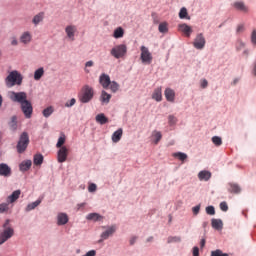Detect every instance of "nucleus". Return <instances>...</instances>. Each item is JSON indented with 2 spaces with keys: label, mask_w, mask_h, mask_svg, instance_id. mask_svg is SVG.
<instances>
[{
  "label": "nucleus",
  "mask_w": 256,
  "mask_h": 256,
  "mask_svg": "<svg viewBox=\"0 0 256 256\" xmlns=\"http://www.w3.org/2000/svg\"><path fill=\"white\" fill-rule=\"evenodd\" d=\"M2 227L4 230L0 233V245L7 243L15 235V230L11 227V220L7 219Z\"/></svg>",
  "instance_id": "obj_1"
},
{
  "label": "nucleus",
  "mask_w": 256,
  "mask_h": 256,
  "mask_svg": "<svg viewBox=\"0 0 256 256\" xmlns=\"http://www.w3.org/2000/svg\"><path fill=\"white\" fill-rule=\"evenodd\" d=\"M21 83H23V76L17 70L10 72L5 79V84L9 88L21 85Z\"/></svg>",
  "instance_id": "obj_2"
},
{
  "label": "nucleus",
  "mask_w": 256,
  "mask_h": 256,
  "mask_svg": "<svg viewBox=\"0 0 256 256\" xmlns=\"http://www.w3.org/2000/svg\"><path fill=\"white\" fill-rule=\"evenodd\" d=\"M110 55L114 57V59H123L127 55V45L119 44L114 46L110 50Z\"/></svg>",
  "instance_id": "obj_3"
},
{
  "label": "nucleus",
  "mask_w": 256,
  "mask_h": 256,
  "mask_svg": "<svg viewBox=\"0 0 256 256\" xmlns=\"http://www.w3.org/2000/svg\"><path fill=\"white\" fill-rule=\"evenodd\" d=\"M93 95H95L93 88L86 85L82 88L81 94L79 95V101H81V103H89V101L93 99Z\"/></svg>",
  "instance_id": "obj_4"
},
{
  "label": "nucleus",
  "mask_w": 256,
  "mask_h": 256,
  "mask_svg": "<svg viewBox=\"0 0 256 256\" xmlns=\"http://www.w3.org/2000/svg\"><path fill=\"white\" fill-rule=\"evenodd\" d=\"M27 147H29V134L27 132H23L20 135L19 141L16 146L17 152L25 153Z\"/></svg>",
  "instance_id": "obj_5"
},
{
  "label": "nucleus",
  "mask_w": 256,
  "mask_h": 256,
  "mask_svg": "<svg viewBox=\"0 0 256 256\" xmlns=\"http://www.w3.org/2000/svg\"><path fill=\"white\" fill-rule=\"evenodd\" d=\"M140 51H141L140 59H141L142 63L151 65V63L153 62V55L149 51V48H147L145 46H141Z\"/></svg>",
  "instance_id": "obj_6"
},
{
  "label": "nucleus",
  "mask_w": 256,
  "mask_h": 256,
  "mask_svg": "<svg viewBox=\"0 0 256 256\" xmlns=\"http://www.w3.org/2000/svg\"><path fill=\"white\" fill-rule=\"evenodd\" d=\"M10 99H11V101H14L15 103H20V105H23V103L27 102V93H25V92H10Z\"/></svg>",
  "instance_id": "obj_7"
},
{
  "label": "nucleus",
  "mask_w": 256,
  "mask_h": 256,
  "mask_svg": "<svg viewBox=\"0 0 256 256\" xmlns=\"http://www.w3.org/2000/svg\"><path fill=\"white\" fill-rule=\"evenodd\" d=\"M206 43L207 41L205 40V36H203V33H199L196 35V38L194 39L193 47H195V49L201 50L205 48Z\"/></svg>",
  "instance_id": "obj_8"
},
{
  "label": "nucleus",
  "mask_w": 256,
  "mask_h": 256,
  "mask_svg": "<svg viewBox=\"0 0 256 256\" xmlns=\"http://www.w3.org/2000/svg\"><path fill=\"white\" fill-rule=\"evenodd\" d=\"M21 110L26 119H31V115H33V105L29 102V100L21 104Z\"/></svg>",
  "instance_id": "obj_9"
},
{
  "label": "nucleus",
  "mask_w": 256,
  "mask_h": 256,
  "mask_svg": "<svg viewBox=\"0 0 256 256\" xmlns=\"http://www.w3.org/2000/svg\"><path fill=\"white\" fill-rule=\"evenodd\" d=\"M69 155V149L66 146H62L57 153L58 163H65Z\"/></svg>",
  "instance_id": "obj_10"
},
{
  "label": "nucleus",
  "mask_w": 256,
  "mask_h": 256,
  "mask_svg": "<svg viewBox=\"0 0 256 256\" xmlns=\"http://www.w3.org/2000/svg\"><path fill=\"white\" fill-rule=\"evenodd\" d=\"M99 83L103 87V89H109V85H111V77L103 73L99 77Z\"/></svg>",
  "instance_id": "obj_11"
},
{
  "label": "nucleus",
  "mask_w": 256,
  "mask_h": 256,
  "mask_svg": "<svg viewBox=\"0 0 256 256\" xmlns=\"http://www.w3.org/2000/svg\"><path fill=\"white\" fill-rule=\"evenodd\" d=\"M65 33L70 41H75V33H77V26L68 25L65 28Z\"/></svg>",
  "instance_id": "obj_12"
},
{
  "label": "nucleus",
  "mask_w": 256,
  "mask_h": 256,
  "mask_svg": "<svg viewBox=\"0 0 256 256\" xmlns=\"http://www.w3.org/2000/svg\"><path fill=\"white\" fill-rule=\"evenodd\" d=\"M11 167L5 163L0 164V176L1 177H11Z\"/></svg>",
  "instance_id": "obj_13"
},
{
  "label": "nucleus",
  "mask_w": 256,
  "mask_h": 256,
  "mask_svg": "<svg viewBox=\"0 0 256 256\" xmlns=\"http://www.w3.org/2000/svg\"><path fill=\"white\" fill-rule=\"evenodd\" d=\"M33 40V35H31V32L26 31L22 33L20 36V43H23L24 45H29V43Z\"/></svg>",
  "instance_id": "obj_14"
},
{
  "label": "nucleus",
  "mask_w": 256,
  "mask_h": 256,
  "mask_svg": "<svg viewBox=\"0 0 256 256\" xmlns=\"http://www.w3.org/2000/svg\"><path fill=\"white\" fill-rule=\"evenodd\" d=\"M164 95L169 103H175V90L171 88H166L164 91Z\"/></svg>",
  "instance_id": "obj_15"
},
{
  "label": "nucleus",
  "mask_w": 256,
  "mask_h": 256,
  "mask_svg": "<svg viewBox=\"0 0 256 256\" xmlns=\"http://www.w3.org/2000/svg\"><path fill=\"white\" fill-rule=\"evenodd\" d=\"M179 31L184 33V35H186V37H191V34L193 33V29L191 28V26H189L185 23L179 25Z\"/></svg>",
  "instance_id": "obj_16"
},
{
  "label": "nucleus",
  "mask_w": 256,
  "mask_h": 256,
  "mask_svg": "<svg viewBox=\"0 0 256 256\" xmlns=\"http://www.w3.org/2000/svg\"><path fill=\"white\" fill-rule=\"evenodd\" d=\"M152 99H154V101H157V102L163 101V92L161 87H158L154 90L152 94Z\"/></svg>",
  "instance_id": "obj_17"
},
{
  "label": "nucleus",
  "mask_w": 256,
  "mask_h": 256,
  "mask_svg": "<svg viewBox=\"0 0 256 256\" xmlns=\"http://www.w3.org/2000/svg\"><path fill=\"white\" fill-rule=\"evenodd\" d=\"M123 137V128H119L112 134L113 143H119Z\"/></svg>",
  "instance_id": "obj_18"
},
{
  "label": "nucleus",
  "mask_w": 256,
  "mask_h": 256,
  "mask_svg": "<svg viewBox=\"0 0 256 256\" xmlns=\"http://www.w3.org/2000/svg\"><path fill=\"white\" fill-rule=\"evenodd\" d=\"M57 219L58 225H67L69 223V216L66 213H59Z\"/></svg>",
  "instance_id": "obj_19"
},
{
  "label": "nucleus",
  "mask_w": 256,
  "mask_h": 256,
  "mask_svg": "<svg viewBox=\"0 0 256 256\" xmlns=\"http://www.w3.org/2000/svg\"><path fill=\"white\" fill-rule=\"evenodd\" d=\"M211 225L216 231H221V229H223V220L213 218L211 220Z\"/></svg>",
  "instance_id": "obj_20"
},
{
  "label": "nucleus",
  "mask_w": 256,
  "mask_h": 256,
  "mask_svg": "<svg viewBox=\"0 0 256 256\" xmlns=\"http://www.w3.org/2000/svg\"><path fill=\"white\" fill-rule=\"evenodd\" d=\"M198 179L200 181H209V179H211V172L207 170L200 171L198 173Z\"/></svg>",
  "instance_id": "obj_21"
},
{
  "label": "nucleus",
  "mask_w": 256,
  "mask_h": 256,
  "mask_svg": "<svg viewBox=\"0 0 256 256\" xmlns=\"http://www.w3.org/2000/svg\"><path fill=\"white\" fill-rule=\"evenodd\" d=\"M21 197V190L14 191L10 196L7 197L8 203H15L17 199Z\"/></svg>",
  "instance_id": "obj_22"
},
{
  "label": "nucleus",
  "mask_w": 256,
  "mask_h": 256,
  "mask_svg": "<svg viewBox=\"0 0 256 256\" xmlns=\"http://www.w3.org/2000/svg\"><path fill=\"white\" fill-rule=\"evenodd\" d=\"M32 165L33 162L31 160H25L19 165V169L20 171H29Z\"/></svg>",
  "instance_id": "obj_23"
},
{
  "label": "nucleus",
  "mask_w": 256,
  "mask_h": 256,
  "mask_svg": "<svg viewBox=\"0 0 256 256\" xmlns=\"http://www.w3.org/2000/svg\"><path fill=\"white\" fill-rule=\"evenodd\" d=\"M228 186H229L228 188L229 193H236V194L241 193V187L238 184L229 183Z\"/></svg>",
  "instance_id": "obj_24"
},
{
  "label": "nucleus",
  "mask_w": 256,
  "mask_h": 256,
  "mask_svg": "<svg viewBox=\"0 0 256 256\" xmlns=\"http://www.w3.org/2000/svg\"><path fill=\"white\" fill-rule=\"evenodd\" d=\"M100 101L101 103H105L107 105L111 101V94L103 90L101 92Z\"/></svg>",
  "instance_id": "obj_25"
},
{
  "label": "nucleus",
  "mask_w": 256,
  "mask_h": 256,
  "mask_svg": "<svg viewBox=\"0 0 256 256\" xmlns=\"http://www.w3.org/2000/svg\"><path fill=\"white\" fill-rule=\"evenodd\" d=\"M86 219L88 221H102L103 216H101L98 213H90V214L87 215Z\"/></svg>",
  "instance_id": "obj_26"
},
{
  "label": "nucleus",
  "mask_w": 256,
  "mask_h": 256,
  "mask_svg": "<svg viewBox=\"0 0 256 256\" xmlns=\"http://www.w3.org/2000/svg\"><path fill=\"white\" fill-rule=\"evenodd\" d=\"M97 123H100V125H105L106 123H109V118L105 116V114L101 113L96 116Z\"/></svg>",
  "instance_id": "obj_27"
},
{
  "label": "nucleus",
  "mask_w": 256,
  "mask_h": 256,
  "mask_svg": "<svg viewBox=\"0 0 256 256\" xmlns=\"http://www.w3.org/2000/svg\"><path fill=\"white\" fill-rule=\"evenodd\" d=\"M44 18H45V13L40 12L33 17L32 23H34L35 25H39V23H41Z\"/></svg>",
  "instance_id": "obj_28"
},
{
  "label": "nucleus",
  "mask_w": 256,
  "mask_h": 256,
  "mask_svg": "<svg viewBox=\"0 0 256 256\" xmlns=\"http://www.w3.org/2000/svg\"><path fill=\"white\" fill-rule=\"evenodd\" d=\"M233 7L237 9V11H242V13H247V6L243 2H235Z\"/></svg>",
  "instance_id": "obj_29"
},
{
  "label": "nucleus",
  "mask_w": 256,
  "mask_h": 256,
  "mask_svg": "<svg viewBox=\"0 0 256 256\" xmlns=\"http://www.w3.org/2000/svg\"><path fill=\"white\" fill-rule=\"evenodd\" d=\"M113 233H115V226H111L108 230H106L105 232H103L101 234V237L103 239H109V237H111V235H113Z\"/></svg>",
  "instance_id": "obj_30"
},
{
  "label": "nucleus",
  "mask_w": 256,
  "mask_h": 256,
  "mask_svg": "<svg viewBox=\"0 0 256 256\" xmlns=\"http://www.w3.org/2000/svg\"><path fill=\"white\" fill-rule=\"evenodd\" d=\"M152 137L154 139V143L155 145H157L159 143V141H161V139H163V134H161V132L154 130L152 132Z\"/></svg>",
  "instance_id": "obj_31"
},
{
  "label": "nucleus",
  "mask_w": 256,
  "mask_h": 256,
  "mask_svg": "<svg viewBox=\"0 0 256 256\" xmlns=\"http://www.w3.org/2000/svg\"><path fill=\"white\" fill-rule=\"evenodd\" d=\"M123 35H125V31L123 30V28L118 27L117 29L114 30L113 37L115 39H121V37H123Z\"/></svg>",
  "instance_id": "obj_32"
},
{
  "label": "nucleus",
  "mask_w": 256,
  "mask_h": 256,
  "mask_svg": "<svg viewBox=\"0 0 256 256\" xmlns=\"http://www.w3.org/2000/svg\"><path fill=\"white\" fill-rule=\"evenodd\" d=\"M39 205H41V200H36L35 202H32L27 205L26 211H33V209H36V207H39Z\"/></svg>",
  "instance_id": "obj_33"
},
{
  "label": "nucleus",
  "mask_w": 256,
  "mask_h": 256,
  "mask_svg": "<svg viewBox=\"0 0 256 256\" xmlns=\"http://www.w3.org/2000/svg\"><path fill=\"white\" fill-rule=\"evenodd\" d=\"M43 75H45V70L42 67L37 69L34 72V79H35V81H39V79H41V77H43Z\"/></svg>",
  "instance_id": "obj_34"
},
{
  "label": "nucleus",
  "mask_w": 256,
  "mask_h": 256,
  "mask_svg": "<svg viewBox=\"0 0 256 256\" xmlns=\"http://www.w3.org/2000/svg\"><path fill=\"white\" fill-rule=\"evenodd\" d=\"M158 31L160 33H167L169 31V24L167 22H162L158 26Z\"/></svg>",
  "instance_id": "obj_35"
},
{
  "label": "nucleus",
  "mask_w": 256,
  "mask_h": 256,
  "mask_svg": "<svg viewBox=\"0 0 256 256\" xmlns=\"http://www.w3.org/2000/svg\"><path fill=\"white\" fill-rule=\"evenodd\" d=\"M189 13L187 12V8L183 7L181 8L180 12H179V17L181 19H191V17L188 16Z\"/></svg>",
  "instance_id": "obj_36"
},
{
  "label": "nucleus",
  "mask_w": 256,
  "mask_h": 256,
  "mask_svg": "<svg viewBox=\"0 0 256 256\" xmlns=\"http://www.w3.org/2000/svg\"><path fill=\"white\" fill-rule=\"evenodd\" d=\"M53 111H55L54 109H53V106H49V107H47L46 109H44L43 110V112H42V114H43V116L44 117H51V115H53Z\"/></svg>",
  "instance_id": "obj_37"
},
{
  "label": "nucleus",
  "mask_w": 256,
  "mask_h": 256,
  "mask_svg": "<svg viewBox=\"0 0 256 256\" xmlns=\"http://www.w3.org/2000/svg\"><path fill=\"white\" fill-rule=\"evenodd\" d=\"M212 143L216 147H221L223 145V140L219 136H214V137H212Z\"/></svg>",
  "instance_id": "obj_38"
},
{
  "label": "nucleus",
  "mask_w": 256,
  "mask_h": 256,
  "mask_svg": "<svg viewBox=\"0 0 256 256\" xmlns=\"http://www.w3.org/2000/svg\"><path fill=\"white\" fill-rule=\"evenodd\" d=\"M109 87L112 93H117L119 91V83L116 81L110 82Z\"/></svg>",
  "instance_id": "obj_39"
},
{
  "label": "nucleus",
  "mask_w": 256,
  "mask_h": 256,
  "mask_svg": "<svg viewBox=\"0 0 256 256\" xmlns=\"http://www.w3.org/2000/svg\"><path fill=\"white\" fill-rule=\"evenodd\" d=\"M173 157H176L179 161H185L187 159V154L183 152H176L173 154Z\"/></svg>",
  "instance_id": "obj_40"
},
{
  "label": "nucleus",
  "mask_w": 256,
  "mask_h": 256,
  "mask_svg": "<svg viewBox=\"0 0 256 256\" xmlns=\"http://www.w3.org/2000/svg\"><path fill=\"white\" fill-rule=\"evenodd\" d=\"M43 164V156L41 154H36L34 156V165H42Z\"/></svg>",
  "instance_id": "obj_41"
},
{
  "label": "nucleus",
  "mask_w": 256,
  "mask_h": 256,
  "mask_svg": "<svg viewBox=\"0 0 256 256\" xmlns=\"http://www.w3.org/2000/svg\"><path fill=\"white\" fill-rule=\"evenodd\" d=\"M181 237L179 236H170L168 237L167 243H180Z\"/></svg>",
  "instance_id": "obj_42"
},
{
  "label": "nucleus",
  "mask_w": 256,
  "mask_h": 256,
  "mask_svg": "<svg viewBox=\"0 0 256 256\" xmlns=\"http://www.w3.org/2000/svg\"><path fill=\"white\" fill-rule=\"evenodd\" d=\"M210 256H229L227 253H223L220 249L212 251Z\"/></svg>",
  "instance_id": "obj_43"
},
{
  "label": "nucleus",
  "mask_w": 256,
  "mask_h": 256,
  "mask_svg": "<svg viewBox=\"0 0 256 256\" xmlns=\"http://www.w3.org/2000/svg\"><path fill=\"white\" fill-rule=\"evenodd\" d=\"M9 211V203L0 204V213H7Z\"/></svg>",
  "instance_id": "obj_44"
},
{
  "label": "nucleus",
  "mask_w": 256,
  "mask_h": 256,
  "mask_svg": "<svg viewBox=\"0 0 256 256\" xmlns=\"http://www.w3.org/2000/svg\"><path fill=\"white\" fill-rule=\"evenodd\" d=\"M63 145H65V135L61 136L59 139H58V142L56 144V147L58 149H61V147H63Z\"/></svg>",
  "instance_id": "obj_45"
},
{
  "label": "nucleus",
  "mask_w": 256,
  "mask_h": 256,
  "mask_svg": "<svg viewBox=\"0 0 256 256\" xmlns=\"http://www.w3.org/2000/svg\"><path fill=\"white\" fill-rule=\"evenodd\" d=\"M10 127H11L12 131H15V129H17V117L16 116L12 117Z\"/></svg>",
  "instance_id": "obj_46"
},
{
  "label": "nucleus",
  "mask_w": 256,
  "mask_h": 256,
  "mask_svg": "<svg viewBox=\"0 0 256 256\" xmlns=\"http://www.w3.org/2000/svg\"><path fill=\"white\" fill-rule=\"evenodd\" d=\"M169 125H175L177 123V118L173 115L168 116Z\"/></svg>",
  "instance_id": "obj_47"
},
{
  "label": "nucleus",
  "mask_w": 256,
  "mask_h": 256,
  "mask_svg": "<svg viewBox=\"0 0 256 256\" xmlns=\"http://www.w3.org/2000/svg\"><path fill=\"white\" fill-rule=\"evenodd\" d=\"M206 213L207 215H215V207L213 206L206 207Z\"/></svg>",
  "instance_id": "obj_48"
},
{
  "label": "nucleus",
  "mask_w": 256,
  "mask_h": 256,
  "mask_svg": "<svg viewBox=\"0 0 256 256\" xmlns=\"http://www.w3.org/2000/svg\"><path fill=\"white\" fill-rule=\"evenodd\" d=\"M88 191H89V193H95V191H97V185L96 184H90L89 186H88Z\"/></svg>",
  "instance_id": "obj_49"
},
{
  "label": "nucleus",
  "mask_w": 256,
  "mask_h": 256,
  "mask_svg": "<svg viewBox=\"0 0 256 256\" xmlns=\"http://www.w3.org/2000/svg\"><path fill=\"white\" fill-rule=\"evenodd\" d=\"M220 209L221 211H229V206L227 205V202H221Z\"/></svg>",
  "instance_id": "obj_50"
},
{
  "label": "nucleus",
  "mask_w": 256,
  "mask_h": 256,
  "mask_svg": "<svg viewBox=\"0 0 256 256\" xmlns=\"http://www.w3.org/2000/svg\"><path fill=\"white\" fill-rule=\"evenodd\" d=\"M77 103V100L75 98H72L69 102L65 103V107H73Z\"/></svg>",
  "instance_id": "obj_51"
},
{
  "label": "nucleus",
  "mask_w": 256,
  "mask_h": 256,
  "mask_svg": "<svg viewBox=\"0 0 256 256\" xmlns=\"http://www.w3.org/2000/svg\"><path fill=\"white\" fill-rule=\"evenodd\" d=\"M251 42L253 43V45H256V29L252 31Z\"/></svg>",
  "instance_id": "obj_52"
},
{
  "label": "nucleus",
  "mask_w": 256,
  "mask_h": 256,
  "mask_svg": "<svg viewBox=\"0 0 256 256\" xmlns=\"http://www.w3.org/2000/svg\"><path fill=\"white\" fill-rule=\"evenodd\" d=\"M192 211L195 215H199V211H201V205H197L192 208Z\"/></svg>",
  "instance_id": "obj_53"
},
{
  "label": "nucleus",
  "mask_w": 256,
  "mask_h": 256,
  "mask_svg": "<svg viewBox=\"0 0 256 256\" xmlns=\"http://www.w3.org/2000/svg\"><path fill=\"white\" fill-rule=\"evenodd\" d=\"M243 31H245V25L240 24L237 27V33H243Z\"/></svg>",
  "instance_id": "obj_54"
},
{
  "label": "nucleus",
  "mask_w": 256,
  "mask_h": 256,
  "mask_svg": "<svg viewBox=\"0 0 256 256\" xmlns=\"http://www.w3.org/2000/svg\"><path fill=\"white\" fill-rule=\"evenodd\" d=\"M209 85V82L206 80V79H204V80H202L201 81V87H202V89H206V87Z\"/></svg>",
  "instance_id": "obj_55"
},
{
  "label": "nucleus",
  "mask_w": 256,
  "mask_h": 256,
  "mask_svg": "<svg viewBox=\"0 0 256 256\" xmlns=\"http://www.w3.org/2000/svg\"><path fill=\"white\" fill-rule=\"evenodd\" d=\"M85 255H86V256H95V255H97V251H95V250H90V251H88Z\"/></svg>",
  "instance_id": "obj_56"
},
{
  "label": "nucleus",
  "mask_w": 256,
  "mask_h": 256,
  "mask_svg": "<svg viewBox=\"0 0 256 256\" xmlns=\"http://www.w3.org/2000/svg\"><path fill=\"white\" fill-rule=\"evenodd\" d=\"M193 256H199V247L195 246L193 248Z\"/></svg>",
  "instance_id": "obj_57"
},
{
  "label": "nucleus",
  "mask_w": 256,
  "mask_h": 256,
  "mask_svg": "<svg viewBox=\"0 0 256 256\" xmlns=\"http://www.w3.org/2000/svg\"><path fill=\"white\" fill-rule=\"evenodd\" d=\"M243 47H245V43L241 42V41H238L237 43V49L240 50V49H243Z\"/></svg>",
  "instance_id": "obj_58"
},
{
  "label": "nucleus",
  "mask_w": 256,
  "mask_h": 256,
  "mask_svg": "<svg viewBox=\"0 0 256 256\" xmlns=\"http://www.w3.org/2000/svg\"><path fill=\"white\" fill-rule=\"evenodd\" d=\"M94 62L92 60L86 62L85 67H93Z\"/></svg>",
  "instance_id": "obj_59"
},
{
  "label": "nucleus",
  "mask_w": 256,
  "mask_h": 256,
  "mask_svg": "<svg viewBox=\"0 0 256 256\" xmlns=\"http://www.w3.org/2000/svg\"><path fill=\"white\" fill-rule=\"evenodd\" d=\"M85 205H86V203H80V204H78V205H77V210L79 211V210L83 209V207H85Z\"/></svg>",
  "instance_id": "obj_60"
},
{
  "label": "nucleus",
  "mask_w": 256,
  "mask_h": 256,
  "mask_svg": "<svg viewBox=\"0 0 256 256\" xmlns=\"http://www.w3.org/2000/svg\"><path fill=\"white\" fill-rule=\"evenodd\" d=\"M18 43L17 38H12L11 45L15 46L18 45Z\"/></svg>",
  "instance_id": "obj_61"
},
{
  "label": "nucleus",
  "mask_w": 256,
  "mask_h": 256,
  "mask_svg": "<svg viewBox=\"0 0 256 256\" xmlns=\"http://www.w3.org/2000/svg\"><path fill=\"white\" fill-rule=\"evenodd\" d=\"M252 75H254V77H256V62H254V66L252 69Z\"/></svg>",
  "instance_id": "obj_62"
},
{
  "label": "nucleus",
  "mask_w": 256,
  "mask_h": 256,
  "mask_svg": "<svg viewBox=\"0 0 256 256\" xmlns=\"http://www.w3.org/2000/svg\"><path fill=\"white\" fill-rule=\"evenodd\" d=\"M135 241H137V237H132L130 239V245H135Z\"/></svg>",
  "instance_id": "obj_63"
},
{
  "label": "nucleus",
  "mask_w": 256,
  "mask_h": 256,
  "mask_svg": "<svg viewBox=\"0 0 256 256\" xmlns=\"http://www.w3.org/2000/svg\"><path fill=\"white\" fill-rule=\"evenodd\" d=\"M200 247H205V239H202L200 242Z\"/></svg>",
  "instance_id": "obj_64"
}]
</instances>
